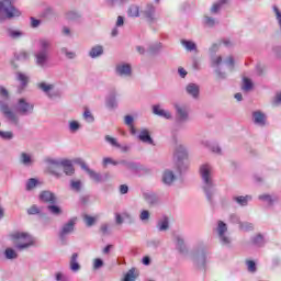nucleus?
I'll list each match as a JSON object with an SVG mask.
<instances>
[{
    "mask_svg": "<svg viewBox=\"0 0 281 281\" xmlns=\"http://www.w3.org/2000/svg\"><path fill=\"white\" fill-rule=\"evenodd\" d=\"M15 0H0V19L21 16V11L14 8Z\"/></svg>",
    "mask_w": 281,
    "mask_h": 281,
    "instance_id": "1",
    "label": "nucleus"
},
{
    "mask_svg": "<svg viewBox=\"0 0 281 281\" xmlns=\"http://www.w3.org/2000/svg\"><path fill=\"white\" fill-rule=\"evenodd\" d=\"M12 240L18 249H25L26 247L34 245V238L27 233H14L12 235Z\"/></svg>",
    "mask_w": 281,
    "mask_h": 281,
    "instance_id": "2",
    "label": "nucleus"
},
{
    "mask_svg": "<svg viewBox=\"0 0 281 281\" xmlns=\"http://www.w3.org/2000/svg\"><path fill=\"white\" fill-rule=\"evenodd\" d=\"M64 169L66 175H74L75 169L69 160H63L61 162L52 161L49 170L50 175H55V177H60V170Z\"/></svg>",
    "mask_w": 281,
    "mask_h": 281,
    "instance_id": "3",
    "label": "nucleus"
},
{
    "mask_svg": "<svg viewBox=\"0 0 281 281\" xmlns=\"http://www.w3.org/2000/svg\"><path fill=\"white\" fill-rule=\"evenodd\" d=\"M200 173L201 177L205 183L204 191L206 193V196L210 199V188H212V167L210 165H202L200 167Z\"/></svg>",
    "mask_w": 281,
    "mask_h": 281,
    "instance_id": "4",
    "label": "nucleus"
},
{
    "mask_svg": "<svg viewBox=\"0 0 281 281\" xmlns=\"http://www.w3.org/2000/svg\"><path fill=\"white\" fill-rule=\"evenodd\" d=\"M52 43L48 40H41L40 47L41 52L36 54V63L37 65H45L47 61V49H49Z\"/></svg>",
    "mask_w": 281,
    "mask_h": 281,
    "instance_id": "5",
    "label": "nucleus"
},
{
    "mask_svg": "<svg viewBox=\"0 0 281 281\" xmlns=\"http://www.w3.org/2000/svg\"><path fill=\"white\" fill-rule=\"evenodd\" d=\"M33 110L34 105L27 103L25 99H20L15 105V111L20 113V115H27V113H32Z\"/></svg>",
    "mask_w": 281,
    "mask_h": 281,
    "instance_id": "6",
    "label": "nucleus"
},
{
    "mask_svg": "<svg viewBox=\"0 0 281 281\" xmlns=\"http://www.w3.org/2000/svg\"><path fill=\"white\" fill-rule=\"evenodd\" d=\"M217 232L222 243H224V245H229V239L225 236V232H227V225L220 221Z\"/></svg>",
    "mask_w": 281,
    "mask_h": 281,
    "instance_id": "7",
    "label": "nucleus"
},
{
    "mask_svg": "<svg viewBox=\"0 0 281 281\" xmlns=\"http://www.w3.org/2000/svg\"><path fill=\"white\" fill-rule=\"evenodd\" d=\"M1 111L5 115L7 120H9V122H13V124L19 122V116H16V114H14V112H12L9 106H2Z\"/></svg>",
    "mask_w": 281,
    "mask_h": 281,
    "instance_id": "8",
    "label": "nucleus"
},
{
    "mask_svg": "<svg viewBox=\"0 0 281 281\" xmlns=\"http://www.w3.org/2000/svg\"><path fill=\"white\" fill-rule=\"evenodd\" d=\"M40 200L44 203H56V196L49 191H44L40 194Z\"/></svg>",
    "mask_w": 281,
    "mask_h": 281,
    "instance_id": "9",
    "label": "nucleus"
},
{
    "mask_svg": "<svg viewBox=\"0 0 281 281\" xmlns=\"http://www.w3.org/2000/svg\"><path fill=\"white\" fill-rule=\"evenodd\" d=\"M153 111H154L155 115H160V117H165L166 120H170V117H172L170 112L161 109V106H159V105H154Z\"/></svg>",
    "mask_w": 281,
    "mask_h": 281,
    "instance_id": "10",
    "label": "nucleus"
},
{
    "mask_svg": "<svg viewBox=\"0 0 281 281\" xmlns=\"http://www.w3.org/2000/svg\"><path fill=\"white\" fill-rule=\"evenodd\" d=\"M81 168L88 172V175L93 179V181H97V182L102 181V177H100V175L89 169V167H87L85 162H81Z\"/></svg>",
    "mask_w": 281,
    "mask_h": 281,
    "instance_id": "11",
    "label": "nucleus"
},
{
    "mask_svg": "<svg viewBox=\"0 0 281 281\" xmlns=\"http://www.w3.org/2000/svg\"><path fill=\"white\" fill-rule=\"evenodd\" d=\"M254 120H255V124H260L261 126L265 125V122H267V116L260 112H254Z\"/></svg>",
    "mask_w": 281,
    "mask_h": 281,
    "instance_id": "12",
    "label": "nucleus"
},
{
    "mask_svg": "<svg viewBox=\"0 0 281 281\" xmlns=\"http://www.w3.org/2000/svg\"><path fill=\"white\" fill-rule=\"evenodd\" d=\"M74 225H76V218L70 220L61 231V236H65L67 234H71L74 232Z\"/></svg>",
    "mask_w": 281,
    "mask_h": 281,
    "instance_id": "13",
    "label": "nucleus"
},
{
    "mask_svg": "<svg viewBox=\"0 0 281 281\" xmlns=\"http://www.w3.org/2000/svg\"><path fill=\"white\" fill-rule=\"evenodd\" d=\"M116 71L120 74V76H131V65H119L116 67Z\"/></svg>",
    "mask_w": 281,
    "mask_h": 281,
    "instance_id": "14",
    "label": "nucleus"
},
{
    "mask_svg": "<svg viewBox=\"0 0 281 281\" xmlns=\"http://www.w3.org/2000/svg\"><path fill=\"white\" fill-rule=\"evenodd\" d=\"M140 142H144L145 144H153V138L150 137V133H148L147 130H143L138 136Z\"/></svg>",
    "mask_w": 281,
    "mask_h": 281,
    "instance_id": "15",
    "label": "nucleus"
},
{
    "mask_svg": "<svg viewBox=\"0 0 281 281\" xmlns=\"http://www.w3.org/2000/svg\"><path fill=\"white\" fill-rule=\"evenodd\" d=\"M187 92L189 93V95H192V98H199V86L190 83L187 87Z\"/></svg>",
    "mask_w": 281,
    "mask_h": 281,
    "instance_id": "16",
    "label": "nucleus"
},
{
    "mask_svg": "<svg viewBox=\"0 0 281 281\" xmlns=\"http://www.w3.org/2000/svg\"><path fill=\"white\" fill-rule=\"evenodd\" d=\"M186 157H188V153H186L183 146H179L175 153V158L178 159V161H181V159H186Z\"/></svg>",
    "mask_w": 281,
    "mask_h": 281,
    "instance_id": "17",
    "label": "nucleus"
},
{
    "mask_svg": "<svg viewBox=\"0 0 281 281\" xmlns=\"http://www.w3.org/2000/svg\"><path fill=\"white\" fill-rule=\"evenodd\" d=\"M162 181L167 186H170V183H172L175 181V173H172V171H165V173L162 176Z\"/></svg>",
    "mask_w": 281,
    "mask_h": 281,
    "instance_id": "18",
    "label": "nucleus"
},
{
    "mask_svg": "<svg viewBox=\"0 0 281 281\" xmlns=\"http://www.w3.org/2000/svg\"><path fill=\"white\" fill-rule=\"evenodd\" d=\"M70 268L71 271H78L80 269V265L78 263V254H74L70 259Z\"/></svg>",
    "mask_w": 281,
    "mask_h": 281,
    "instance_id": "19",
    "label": "nucleus"
},
{
    "mask_svg": "<svg viewBox=\"0 0 281 281\" xmlns=\"http://www.w3.org/2000/svg\"><path fill=\"white\" fill-rule=\"evenodd\" d=\"M102 52H103L102 46L93 47L90 50V56L91 58H98V56H101Z\"/></svg>",
    "mask_w": 281,
    "mask_h": 281,
    "instance_id": "20",
    "label": "nucleus"
},
{
    "mask_svg": "<svg viewBox=\"0 0 281 281\" xmlns=\"http://www.w3.org/2000/svg\"><path fill=\"white\" fill-rule=\"evenodd\" d=\"M182 45L183 47H186V49H188V52H193V49H196V44H194V42L191 41H182Z\"/></svg>",
    "mask_w": 281,
    "mask_h": 281,
    "instance_id": "21",
    "label": "nucleus"
},
{
    "mask_svg": "<svg viewBox=\"0 0 281 281\" xmlns=\"http://www.w3.org/2000/svg\"><path fill=\"white\" fill-rule=\"evenodd\" d=\"M125 124L130 126V131L132 135H135V126H133V116L131 115L125 116Z\"/></svg>",
    "mask_w": 281,
    "mask_h": 281,
    "instance_id": "22",
    "label": "nucleus"
},
{
    "mask_svg": "<svg viewBox=\"0 0 281 281\" xmlns=\"http://www.w3.org/2000/svg\"><path fill=\"white\" fill-rule=\"evenodd\" d=\"M254 83L248 78H244L243 91H251Z\"/></svg>",
    "mask_w": 281,
    "mask_h": 281,
    "instance_id": "23",
    "label": "nucleus"
},
{
    "mask_svg": "<svg viewBox=\"0 0 281 281\" xmlns=\"http://www.w3.org/2000/svg\"><path fill=\"white\" fill-rule=\"evenodd\" d=\"M83 220L86 225H88V227H91V225H93V223H95V221H98V216L93 217V216H89V215H83Z\"/></svg>",
    "mask_w": 281,
    "mask_h": 281,
    "instance_id": "24",
    "label": "nucleus"
},
{
    "mask_svg": "<svg viewBox=\"0 0 281 281\" xmlns=\"http://www.w3.org/2000/svg\"><path fill=\"white\" fill-rule=\"evenodd\" d=\"M250 200H251V198H250L249 195L235 198V201H236L239 205H247L248 201H250Z\"/></svg>",
    "mask_w": 281,
    "mask_h": 281,
    "instance_id": "25",
    "label": "nucleus"
},
{
    "mask_svg": "<svg viewBox=\"0 0 281 281\" xmlns=\"http://www.w3.org/2000/svg\"><path fill=\"white\" fill-rule=\"evenodd\" d=\"M128 15H130V16H139V7H137V5H132V7L128 9Z\"/></svg>",
    "mask_w": 281,
    "mask_h": 281,
    "instance_id": "26",
    "label": "nucleus"
},
{
    "mask_svg": "<svg viewBox=\"0 0 281 281\" xmlns=\"http://www.w3.org/2000/svg\"><path fill=\"white\" fill-rule=\"evenodd\" d=\"M5 258H8L9 260L16 258V251H14V249H12V248H7L5 249Z\"/></svg>",
    "mask_w": 281,
    "mask_h": 281,
    "instance_id": "27",
    "label": "nucleus"
},
{
    "mask_svg": "<svg viewBox=\"0 0 281 281\" xmlns=\"http://www.w3.org/2000/svg\"><path fill=\"white\" fill-rule=\"evenodd\" d=\"M158 227H159L160 232H165V229L168 228V217H164V218L158 223Z\"/></svg>",
    "mask_w": 281,
    "mask_h": 281,
    "instance_id": "28",
    "label": "nucleus"
},
{
    "mask_svg": "<svg viewBox=\"0 0 281 281\" xmlns=\"http://www.w3.org/2000/svg\"><path fill=\"white\" fill-rule=\"evenodd\" d=\"M177 111L180 120H186L188 117V110H186V108H177Z\"/></svg>",
    "mask_w": 281,
    "mask_h": 281,
    "instance_id": "29",
    "label": "nucleus"
},
{
    "mask_svg": "<svg viewBox=\"0 0 281 281\" xmlns=\"http://www.w3.org/2000/svg\"><path fill=\"white\" fill-rule=\"evenodd\" d=\"M38 183V181L34 178H31L27 183H26V190H34V188H36V184Z\"/></svg>",
    "mask_w": 281,
    "mask_h": 281,
    "instance_id": "30",
    "label": "nucleus"
},
{
    "mask_svg": "<svg viewBox=\"0 0 281 281\" xmlns=\"http://www.w3.org/2000/svg\"><path fill=\"white\" fill-rule=\"evenodd\" d=\"M72 190H76V192H80V188H82V183L80 180H72L70 183Z\"/></svg>",
    "mask_w": 281,
    "mask_h": 281,
    "instance_id": "31",
    "label": "nucleus"
},
{
    "mask_svg": "<svg viewBox=\"0 0 281 281\" xmlns=\"http://www.w3.org/2000/svg\"><path fill=\"white\" fill-rule=\"evenodd\" d=\"M32 156L23 153L22 154V162L25 165V166H30L32 164Z\"/></svg>",
    "mask_w": 281,
    "mask_h": 281,
    "instance_id": "32",
    "label": "nucleus"
},
{
    "mask_svg": "<svg viewBox=\"0 0 281 281\" xmlns=\"http://www.w3.org/2000/svg\"><path fill=\"white\" fill-rule=\"evenodd\" d=\"M40 89H42V91H45V93H48L49 91H52L54 89V86L42 82V83H40Z\"/></svg>",
    "mask_w": 281,
    "mask_h": 281,
    "instance_id": "33",
    "label": "nucleus"
},
{
    "mask_svg": "<svg viewBox=\"0 0 281 281\" xmlns=\"http://www.w3.org/2000/svg\"><path fill=\"white\" fill-rule=\"evenodd\" d=\"M18 80L22 82V87H25V85H27V76L22 72H18Z\"/></svg>",
    "mask_w": 281,
    "mask_h": 281,
    "instance_id": "34",
    "label": "nucleus"
},
{
    "mask_svg": "<svg viewBox=\"0 0 281 281\" xmlns=\"http://www.w3.org/2000/svg\"><path fill=\"white\" fill-rule=\"evenodd\" d=\"M48 211L50 214H56V215L60 214V212H61L60 207H58L56 205H49Z\"/></svg>",
    "mask_w": 281,
    "mask_h": 281,
    "instance_id": "35",
    "label": "nucleus"
},
{
    "mask_svg": "<svg viewBox=\"0 0 281 281\" xmlns=\"http://www.w3.org/2000/svg\"><path fill=\"white\" fill-rule=\"evenodd\" d=\"M247 267H248V271H250L251 273H255L256 271V262L249 260L246 262Z\"/></svg>",
    "mask_w": 281,
    "mask_h": 281,
    "instance_id": "36",
    "label": "nucleus"
},
{
    "mask_svg": "<svg viewBox=\"0 0 281 281\" xmlns=\"http://www.w3.org/2000/svg\"><path fill=\"white\" fill-rule=\"evenodd\" d=\"M0 137H2V139H12L13 135H12V132L0 131Z\"/></svg>",
    "mask_w": 281,
    "mask_h": 281,
    "instance_id": "37",
    "label": "nucleus"
},
{
    "mask_svg": "<svg viewBox=\"0 0 281 281\" xmlns=\"http://www.w3.org/2000/svg\"><path fill=\"white\" fill-rule=\"evenodd\" d=\"M83 117L87 122H93V115L89 110H86L83 113Z\"/></svg>",
    "mask_w": 281,
    "mask_h": 281,
    "instance_id": "38",
    "label": "nucleus"
},
{
    "mask_svg": "<svg viewBox=\"0 0 281 281\" xmlns=\"http://www.w3.org/2000/svg\"><path fill=\"white\" fill-rule=\"evenodd\" d=\"M29 214H38L41 212V210L38 209V206L33 205L27 210Z\"/></svg>",
    "mask_w": 281,
    "mask_h": 281,
    "instance_id": "39",
    "label": "nucleus"
},
{
    "mask_svg": "<svg viewBox=\"0 0 281 281\" xmlns=\"http://www.w3.org/2000/svg\"><path fill=\"white\" fill-rule=\"evenodd\" d=\"M69 127H70V131H78V128H80V125L78 124V122L72 121L70 122Z\"/></svg>",
    "mask_w": 281,
    "mask_h": 281,
    "instance_id": "40",
    "label": "nucleus"
},
{
    "mask_svg": "<svg viewBox=\"0 0 281 281\" xmlns=\"http://www.w3.org/2000/svg\"><path fill=\"white\" fill-rule=\"evenodd\" d=\"M265 243V238L262 237V235H258L255 238V245H262Z\"/></svg>",
    "mask_w": 281,
    "mask_h": 281,
    "instance_id": "41",
    "label": "nucleus"
},
{
    "mask_svg": "<svg viewBox=\"0 0 281 281\" xmlns=\"http://www.w3.org/2000/svg\"><path fill=\"white\" fill-rule=\"evenodd\" d=\"M150 214L148 213V211H143L140 213V221H148Z\"/></svg>",
    "mask_w": 281,
    "mask_h": 281,
    "instance_id": "42",
    "label": "nucleus"
},
{
    "mask_svg": "<svg viewBox=\"0 0 281 281\" xmlns=\"http://www.w3.org/2000/svg\"><path fill=\"white\" fill-rule=\"evenodd\" d=\"M22 33L19 31H10L9 32V36H11L12 38H19V36H21Z\"/></svg>",
    "mask_w": 281,
    "mask_h": 281,
    "instance_id": "43",
    "label": "nucleus"
},
{
    "mask_svg": "<svg viewBox=\"0 0 281 281\" xmlns=\"http://www.w3.org/2000/svg\"><path fill=\"white\" fill-rule=\"evenodd\" d=\"M103 265L104 262L102 261V259L94 260V269H100V267H102Z\"/></svg>",
    "mask_w": 281,
    "mask_h": 281,
    "instance_id": "44",
    "label": "nucleus"
},
{
    "mask_svg": "<svg viewBox=\"0 0 281 281\" xmlns=\"http://www.w3.org/2000/svg\"><path fill=\"white\" fill-rule=\"evenodd\" d=\"M0 95H1V98L7 99L8 98V90L3 87H0Z\"/></svg>",
    "mask_w": 281,
    "mask_h": 281,
    "instance_id": "45",
    "label": "nucleus"
},
{
    "mask_svg": "<svg viewBox=\"0 0 281 281\" xmlns=\"http://www.w3.org/2000/svg\"><path fill=\"white\" fill-rule=\"evenodd\" d=\"M218 10H221V3H215L213 4L211 11L213 12V14H216V12H218Z\"/></svg>",
    "mask_w": 281,
    "mask_h": 281,
    "instance_id": "46",
    "label": "nucleus"
},
{
    "mask_svg": "<svg viewBox=\"0 0 281 281\" xmlns=\"http://www.w3.org/2000/svg\"><path fill=\"white\" fill-rule=\"evenodd\" d=\"M105 139H106V142L112 144V146H117V142L115 140V138H113L111 136H105Z\"/></svg>",
    "mask_w": 281,
    "mask_h": 281,
    "instance_id": "47",
    "label": "nucleus"
},
{
    "mask_svg": "<svg viewBox=\"0 0 281 281\" xmlns=\"http://www.w3.org/2000/svg\"><path fill=\"white\" fill-rule=\"evenodd\" d=\"M115 218L117 225H122V223H124V220L122 218V215H120V213L115 214Z\"/></svg>",
    "mask_w": 281,
    "mask_h": 281,
    "instance_id": "48",
    "label": "nucleus"
},
{
    "mask_svg": "<svg viewBox=\"0 0 281 281\" xmlns=\"http://www.w3.org/2000/svg\"><path fill=\"white\" fill-rule=\"evenodd\" d=\"M31 21L32 27H38V25H41V21L35 20L34 18H31Z\"/></svg>",
    "mask_w": 281,
    "mask_h": 281,
    "instance_id": "49",
    "label": "nucleus"
},
{
    "mask_svg": "<svg viewBox=\"0 0 281 281\" xmlns=\"http://www.w3.org/2000/svg\"><path fill=\"white\" fill-rule=\"evenodd\" d=\"M204 23H205L206 25L212 26V25H214V20L211 19V18H209V16H205Z\"/></svg>",
    "mask_w": 281,
    "mask_h": 281,
    "instance_id": "50",
    "label": "nucleus"
},
{
    "mask_svg": "<svg viewBox=\"0 0 281 281\" xmlns=\"http://www.w3.org/2000/svg\"><path fill=\"white\" fill-rule=\"evenodd\" d=\"M109 164H113L115 166V161H113V159L111 158H104L103 159V166H109Z\"/></svg>",
    "mask_w": 281,
    "mask_h": 281,
    "instance_id": "51",
    "label": "nucleus"
},
{
    "mask_svg": "<svg viewBox=\"0 0 281 281\" xmlns=\"http://www.w3.org/2000/svg\"><path fill=\"white\" fill-rule=\"evenodd\" d=\"M121 194H126L128 192V187L126 184H123L120 187Z\"/></svg>",
    "mask_w": 281,
    "mask_h": 281,
    "instance_id": "52",
    "label": "nucleus"
},
{
    "mask_svg": "<svg viewBox=\"0 0 281 281\" xmlns=\"http://www.w3.org/2000/svg\"><path fill=\"white\" fill-rule=\"evenodd\" d=\"M273 104L276 105L281 104V92L277 94V97L274 98Z\"/></svg>",
    "mask_w": 281,
    "mask_h": 281,
    "instance_id": "53",
    "label": "nucleus"
},
{
    "mask_svg": "<svg viewBox=\"0 0 281 281\" xmlns=\"http://www.w3.org/2000/svg\"><path fill=\"white\" fill-rule=\"evenodd\" d=\"M259 199L261 201H268V203H271V195H260Z\"/></svg>",
    "mask_w": 281,
    "mask_h": 281,
    "instance_id": "54",
    "label": "nucleus"
},
{
    "mask_svg": "<svg viewBox=\"0 0 281 281\" xmlns=\"http://www.w3.org/2000/svg\"><path fill=\"white\" fill-rule=\"evenodd\" d=\"M178 72H179V75H180L182 78H186V76H188V71H186V69H183V68H179V69H178Z\"/></svg>",
    "mask_w": 281,
    "mask_h": 281,
    "instance_id": "55",
    "label": "nucleus"
},
{
    "mask_svg": "<svg viewBox=\"0 0 281 281\" xmlns=\"http://www.w3.org/2000/svg\"><path fill=\"white\" fill-rule=\"evenodd\" d=\"M121 25H124V18L119 16V18H117V21H116V26H117V27H121Z\"/></svg>",
    "mask_w": 281,
    "mask_h": 281,
    "instance_id": "56",
    "label": "nucleus"
},
{
    "mask_svg": "<svg viewBox=\"0 0 281 281\" xmlns=\"http://www.w3.org/2000/svg\"><path fill=\"white\" fill-rule=\"evenodd\" d=\"M56 280L57 281H65V276L63 273H57L56 274Z\"/></svg>",
    "mask_w": 281,
    "mask_h": 281,
    "instance_id": "57",
    "label": "nucleus"
},
{
    "mask_svg": "<svg viewBox=\"0 0 281 281\" xmlns=\"http://www.w3.org/2000/svg\"><path fill=\"white\" fill-rule=\"evenodd\" d=\"M101 232H103V234H106V232H109V226L106 224H103L101 226Z\"/></svg>",
    "mask_w": 281,
    "mask_h": 281,
    "instance_id": "58",
    "label": "nucleus"
},
{
    "mask_svg": "<svg viewBox=\"0 0 281 281\" xmlns=\"http://www.w3.org/2000/svg\"><path fill=\"white\" fill-rule=\"evenodd\" d=\"M143 265H150V258L149 257H144L143 258Z\"/></svg>",
    "mask_w": 281,
    "mask_h": 281,
    "instance_id": "59",
    "label": "nucleus"
},
{
    "mask_svg": "<svg viewBox=\"0 0 281 281\" xmlns=\"http://www.w3.org/2000/svg\"><path fill=\"white\" fill-rule=\"evenodd\" d=\"M235 99L238 101V102H240L241 100H243V94L241 93H236L235 94Z\"/></svg>",
    "mask_w": 281,
    "mask_h": 281,
    "instance_id": "60",
    "label": "nucleus"
},
{
    "mask_svg": "<svg viewBox=\"0 0 281 281\" xmlns=\"http://www.w3.org/2000/svg\"><path fill=\"white\" fill-rule=\"evenodd\" d=\"M227 65H229V67H234V58L229 57L227 59Z\"/></svg>",
    "mask_w": 281,
    "mask_h": 281,
    "instance_id": "61",
    "label": "nucleus"
},
{
    "mask_svg": "<svg viewBox=\"0 0 281 281\" xmlns=\"http://www.w3.org/2000/svg\"><path fill=\"white\" fill-rule=\"evenodd\" d=\"M124 0H110L111 5H115V3H122Z\"/></svg>",
    "mask_w": 281,
    "mask_h": 281,
    "instance_id": "62",
    "label": "nucleus"
},
{
    "mask_svg": "<svg viewBox=\"0 0 281 281\" xmlns=\"http://www.w3.org/2000/svg\"><path fill=\"white\" fill-rule=\"evenodd\" d=\"M111 247H113L112 245H108L104 249L103 252L109 254V251H111Z\"/></svg>",
    "mask_w": 281,
    "mask_h": 281,
    "instance_id": "63",
    "label": "nucleus"
},
{
    "mask_svg": "<svg viewBox=\"0 0 281 281\" xmlns=\"http://www.w3.org/2000/svg\"><path fill=\"white\" fill-rule=\"evenodd\" d=\"M177 245H178V249H180V251H181V247H182V245H183V240H181V239L178 238Z\"/></svg>",
    "mask_w": 281,
    "mask_h": 281,
    "instance_id": "64",
    "label": "nucleus"
}]
</instances>
